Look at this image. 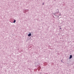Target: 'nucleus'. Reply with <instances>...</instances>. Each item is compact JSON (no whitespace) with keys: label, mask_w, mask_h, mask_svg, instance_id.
<instances>
[{"label":"nucleus","mask_w":74,"mask_h":74,"mask_svg":"<svg viewBox=\"0 0 74 74\" xmlns=\"http://www.w3.org/2000/svg\"><path fill=\"white\" fill-rule=\"evenodd\" d=\"M32 36V34L31 33H30L28 35V36L30 37Z\"/></svg>","instance_id":"f257e3e1"},{"label":"nucleus","mask_w":74,"mask_h":74,"mask_svg":"<svg viewBox=\"0 0 74 74\" xmlns=\"http://www.w3.org/2000/svg\"><path fill=\"white\" fill-rule=\"evenodd\" d=\"M72 55H71L69 57V59H71V58H72Z\"/></svg>","instance_id":"f03ea898"},{"label":"nucleus","mask_w":74,"mask_h":74,"mask_svg":"<svg viewBox=\"0 0 74 74\" xmlns=\"http://www.w3.org/2000/svg\"><path fill=\"white\" fill-rule=\"evenodd\" d=\"M16 22V20H14V22H13L14 23H15Z\"/></svg>","instance_id":"7ed1b4c3"},{"label":"nucleus","mask_w":74,"mask_h":74,"mask_svg":"<svg viewBox=\"0 0 74 74\" xmlns=\"http://www.w3.org/2000/svg\"><path fill=\"white\" fill-rule=\"evenodd\" d=\"M43 5H44V3L43 4Z\"/></svg>","instance_id":"20e7f679"}]
</instances>
